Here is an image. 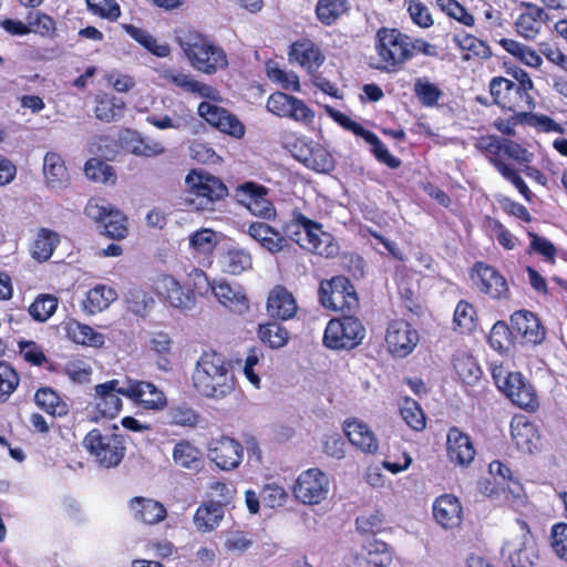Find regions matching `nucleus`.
Instances as JSON below:
<instances>
[{"mask_svg": "<svg viewBox=\"0 0 567 567\" xmlns=\"http://www.w3.org/2000/svg\"><path fill=\"white\" fill-rule=\"evenodd\" d=\"M513 329L504 321H497L493 324L489 334V346L499 353H505L509 350L512 344Z\"/></svg>", "mask_w": 567, "mask_h": 567, "instance_id": "nucleus-60", "label": "nucleus"}, {"mask_svg": "<svg viewBox=\"0 0 567 567\" xmlns=\"http://www.w3.org/2000/svg\"><path fill=\"white\" fill-rule=\"evenodd\" d=\"M60 243L58 233L41 228L32 245V257L38 261H47L53 255L54 249Z\"/></svg>", "mask_w": 567, "mask_h": 567, "instance_id": "nucleus-47", "label": "nucleus"}, {"mask_svg": "<svg viewBox=\"0 0 567 567\" xmlns=\"http://www.w3.org/2000/svg\"><path fill=\"white\" fill-rule=\"evenodd\" d=\"M162 78L171 83L176 85L177 87L184 90L185 92L196 94L203 99H206L210 102L221 103L223 97L217 89L197 81L193 75L175 70H165L162 73Z\"/></svg>", "mask_w": 567, "mask_h": 567, "instance_id": "nucleus-24", "label": "nucleus"}, {"mask_svg": "<svg viewBox=\"0 0 567 567\" xmlns=\"http://www.w3.org/2000/svg\"><path fill=\"white\" fill-rule=\"evenodd\" d=\"M349 10L348 0H318L316 17L324 25L334 24Z\"/></svg>", "mask_w": 567, "mask_h": 567, "instance_id": "nucleus-46", "label": "nucleus"}, {"mask_svg": "<svg viewBox=\"0 0 567 567\" xmlns=\"http://www.w3.org/2000/svg\"><path fill=\"white\" fill-rule=\"evenodd\" d=\"M410 38L395 29H381L377 33L375 49L380 70L398 71L411 59Z\"/></svg>", "mask_w": 567, "mask_h": 567, "instance_id": "nucleus-6", "label": "nucleus"}, {"mask_svg": "<svg viewBox=\"0 0 567 567\" xmlns=\"http://www.w3.org/2000/svg\"><path fill=\"white\" fill-rule=\"evenodd\" d=\"M128 507L134 519L147 525L158 524L167 517L166 507L153 498L135 496L130 501Z\"/></svg>", "mask_w": 567, "mask_h": 567, "instance_id": "nucleus-30", "label": "nucleus"}, {"mask_svg": "<svg viewBox=\"0 0 567 567\" xmlns=\"http://www.w3.org/2000/svg\"><path fill=\"white\" fill-rule=\"evenodd\" d=\"M208 456L223 471L237 468L244 458L241 443L227 435L213 439L208 445Z\"/></svg>", "mask_w": 567, "mask_h": 567, "instance_id": "nucleus-17", "label": "nucleus"}, {"mask_svg": "<svg viewBox=\"0 0 567 567\" xmlns=\"http://www.w3.org/2000/svg\"><path fill=\"white\" fill-rule=\"evenodd\" d=\"M513 332L519 337L522 343L538 346L546 338V328L539 318L529 310H518L511 316Z\"/></svg>", "mask_w": 567, "mask_h": 567, "instance_id": "nucleus-18", "label": "nucleus"}, {"mask_svg": "<svg viewBox=\"0 0 567 567\" xmlns=\"http://www.w3.org/2000/svg\"><path fill=\"white\" fill-rule=\"evenodd\" d=\"M343 431L349 442L367 454H375L379 450V442L370 427L355 419L347 420Z\"/></svg>", "mask_w": 567, "mask_h": 567, "instance_id": "nucleus-31", "label": "nucleus"}, {"mask_svg": "<svg viewBox=\"0 0 567 567\" xmlns=\"http://www.w3.org/2000/svg\"><path fill=\"white\" fill-rule=\"evenodd\" d=\"M413 92L419 102L425 106H433L443 96L440 86L427 78H417L413 84Z\"/></svg>", "mask_w": 567, "mask_h": 567, "instance_id": "nucleus-52", "label": "nucleus"}, {"mask_svg": "<svg viewBox=\"0 0 567 567\" xmlns=\"http://www.w3.org/2000/svg\"><path fill=\"white\" fill-rule=\"evenodd\" d=\"M248 234L258 241L262 248L271 254L279 252L286 246L285 236L266 223L254 221L248 226Z\"/></svg>", "mask_w": 567, "mask_h": 567, "instance_id": "nucleus-34", "label": "nucleus"}, {"mask_svg": "<svg viewBox=\"0 0 567 567\" xmlns=\"http://www.w3.org/2000/svg\"><path fill=\"white\" fill-rule=\"evenodd\" d=\"M454 369L464 384L474 385L482 378V369L472 355L455 359Z\"/></svg>", "mask_w": 567, "mask_h": 567, "instance_id": "nucleus-54", "label": "nucleus"}, {"mask_svg": "<svg viewBox=\"0 0 567 567\" xmlns=\"http://www.w3.org/2000/svg\"><path fill=\"white\" fill-rule=\"evenodd\" d=\"M18 351L23 360L34 367L44 368L49 371H58V369L50 362L42 346L32 340H19Z\"/></svg>", "mask_w": 567, "mask_h": 567, "instance_id": "nucleus-44", "label": "nucleus"}, {"mask_svg": "<svg viewBox=\"0 0 567 567\" xmlns=\"http://www.w3.org/2000/svg\"><path fill=\"white\" fill-rule=\"evenodd\" d=\"M298 302L293 293L284 285L274 286L267 297L266 310L271 319L287 321L296 317Z\"/></svg>", "mask_w": 567, "mask_h": 567, "instance_id": "nucleus-21", "label": "nucleus"}, {"mask_svg": "<svg viewBox=\"0 0 567 567\" xmlns=\"http://www.w3.org/2000/svg\"><path fill=\"white\" fill-rule=\"evenodd\" d=\"M319 301L326 309L352 313L359 308V297L353 284L346 276H333L319 285Z\"/></svg>", "mask_w": 567, "mask_h": 567, "instance_id": "nucleus-7", "label": "nucleus"}, {"mask_svg": "<svg viewBox=\"0 0 567 567\" xmlns=\"http://www.w3.org/2000/svg\"><path fill=\"white\" fill-rule=\"evenodd\" d=\"M400 413L405 423L414 431H423L426 426V416L419 402L404 398Z\"/></svg>", "mask_w": 567, "mask_h": 567, "instance_id": "nucleus-53", "label": "nucleus"}, {"mask_svg": "<svg viewBox=\"0 0 567 567\" xmlns=\"http://www.w3.org/2000/svg\"><path fill=\"white\" fill-rule=\"evenodd\" d=\"M297 158L306 167L318 173H329L334 168L332 155L320 144L307 145L306 150L300 148Z\"/></svg>", "mask_w": 567, "mask_h": 567, "instance_id": "nucleus-35", "label": "nucleus"}, {"mask_svg": "<svg viewBox=\"0 0 567 567\" xmlns=\"http://www.w3.org/2000/svg\"><path fill=\"white\" fill-rule=\"evenodd\" d=\"M186 205L195 212H214L228 196L224 181L203 168H192L186 177Z\"/></svg>", "mask_w": 567, "mask_h": 567, "instance_id": "nucleus-3", "label": "nucleus"}, {"mask_svg": "<svg viewBox=\"0 0 567 567\" xmlns=\"http://www.w3.org/2000/svg\"><path fill=\"white\" fill-rule=\"evenodd\" d=\"M364 559L368 567H389L393 560L390 546L380 539L372 538L364 545Z\"/></svg>", "mask_w": 567, "mask_h": 567, "instance_id": "nucleus-43", "label": "nucleus"}, {"mask_svg": "<svg viewBox=\"0 0 567 567\" xmlns=\"http://www.w3.org/2000/svg\"><path fill=\"white\" fill-rule=\"evenodd\" d=\"M522 7L525 8V11H523L515 20V30L517 34L525 40L534 41L548 20V16L536 4L523 2Z\"/></svg>", "mask_w": 567, "mask_h": 567, "instance_id": "nucleus-27", "label": "nucleus"}, {"mask_svg": "<svg viewBox=\"0 0 567 567\" xmlns=\"http://www.w3.org/2000/svg\"><path fill=\"white\" fill-rule=\"evenodd\" d=\"M470 277L476 289L493 300H504L511 296L506 278L488 264L476 261Z\"/></svg>", "mask_w": 567, "mask_h": 567, "instance_id": "nucleus-15", "label": "nucleus"}, {"mask_svg": "<svg viewBox=\"0 0 567 567\" xmlns=\"http://www.w3.org/2000/svg\"><path fill=\"white\" fill-rule=\"evenodd\" d=\"M499 44L505 51L528 66L539 68L543 63L540 55L535 50L513 39H502Z\"/></svg>", "mask_w": 567, "mask_h": 567, "instance_id": "nucleus-50", "label": "nucleus"}, {"mask_svg": "<svg viewBox=\"0 0 567 567\" xmlns=\"http://www.w3.org/2000/svg\"><path fill=\"white\" fill-rule=\"evenodd\" d=\"M197 112L212 127L221 133L236 138L245 135L244 124L228 109H197Z\"/></svg>", "mask_w": 567, "mask_h": 567, "instance_id": "nucleus-28", "label": "nucleus"}, {"mask_svg": "<svg viewBox=\"0 0 567 567\" xmlns=\"http://www.w3.org/2000/svg\"><path fill=\"white\" fill-rule=\"evenodd\" d=\"M269 189L255 182H245L235 188V198L255 216L266 220H274L277 210L268 199Z\"/></svg>", "mask_w": 567, "mask_h": 567, "instance_id": "nucleus-13", "label": "nucleus"}, {"mask_svg": "<svg viewBox=\"0 0 567 567\" xmlns=\"http://www.w3.org/2000/svg\"><path fill=\"white\" fill-rule=\"evenodd\" d=\"M257 334L260 341L270 349H281L290 340L288 329L275 319L259 323Z\"/></svg>", "mask_w": 567, "mask_h": 567, "instance_id": "nucleus-39", "label": "nucleus"}, {"mask_svg": "<svg viewBox=\"0 0 567 567\" xmlns=\"http://www.w3.org/2000/svg\"><path fill=\"white\" fill-rule=\"evenodd\" d=\"M190 247L198 254H212L217 245L216 233L209 228L196 230L189 238Z\"/></svg>", "mask_w": 567, "mask_h": 567, "instance_id": "nucleus-63", "label": "nucleus"}, {"mask_svg": "<svg viewBox=\"0 0 567 567\" xmlns=\"http://www.w3.org/2000/svg\"><path fill=\"white\" fill-rule=\"evenodd\" d=\"M60 372L74 383L85 384L91 381L92 368L83 360L74 359L68 361Z\"/></svg>", "mask_w": 567, "mask_h": 567, "instance_id": "nucleus-62", "label": "nucleus"}, {"mask_svg": "<svg viewBox=\"0 0 567 567\" xmlns=\"http://www.w3.org/2000/svg\"><path fill=\"white\" fill-rule=\"evenodd\" d=\"M550 546L556 556L567 563V523L559 522L550 528Z\"/></svg>", "mask_w": 567, "mask_h": 567, "instance_id": "nucleus-64", "label": "nucleus"}, {"mask_svg": "<svg viewBox=\"0 0 567 567\" xmlns=\"http://www.w3.org/2000/svg\"><path fill=\"white\" fill-rule=\"evenodd\" d=\"M511 436L515 446L528 454H533L540 443L537 426L527 416L517 414L511 421Z\"/></svg>", "mask_w": 567, "mask_h": 567, "instance_id": "nucleus-25", "label": "nucleus"}, {"mask_svg": "<svg viewBox=\"0 0 567 567\" xmlns=\"http://www.w3.org/2000/svg\"><path fill=\"white\" fill-rule=\"evenodd\" d=\"M192 379L195 389L206 398L220 399L234 389L230 363L224 354L215 350H207L200 354Z\"/></svg>", "mask_w": 567, "mask_h": 567, "instance_id": "nucleus-2", "label": "nucleus"}, {"mask_svg": "<svg viewBox=\"0 0 567 567\" xmlns=\"http://www.w3.org/2000/svg\"><path fill=\"white\" fill-rule=\"evenodd\" d=\"M126 386H120L117 379L95 385L94 419H114L122 410L120 395L126 396Z\"/></svg>", "mask_w": 567, "mask_h": 567, "instance_id": "nucleus-16", "label": "nucleus"}, {"mask_svg": "<svg viewBox=\"0 0 567 567\" xmlns=\"http://www.w3.org/2000/svg\"><path fill=\"white\" fill-rule=\"evenodd\" d=\"M329 493V478L318 467L302 471L292 485L295 498L305 505H318Z\"/></svg>", "mask_w": 567, "mask_h": 567, "instance_id": "nucleus-12", "label": "nucleus"}, {"mask_svg": "<svg viewBox=\"0 0 567 567\" xmlns=\"http://www.w3.org/2000/svg\"><path fill=\"white\" fill-rule=\"evenodd\" d=\"M174 34L176 43L194 70L213 75L228 68L226 51L209 35L188 27L176 29Z\"/></svg>", "mask_w": 567, "mask_h": 567, "instance_id": "nucleus-1", "label": "nucleus"}, {"mask_svg": "<svg viewBox=\"0 0 567 567\" xmlns=\"http://www.w3.org/2000/svg\"><path fill=\"white\" fill-rule=\"evenodd\" d=\"M65 330L68 338L78 344L102 348L105 343L103 333L97 332L91 326L81 323L78 320L69 321Z\"/></svg>", "mask_w": 567, "mask_h": 567, "instance_id": "nucleus-38", "label": "nucleus"}, {"mask_svg": "<svg viewBox=\"0 0 567 567\" xmlns=\"http://www.w3.org/2000/svg\"><path fill=\"white\" fill-rule=\"evenodd\" d=\"M251 265L250 254L240 248H230L224 256V269L230 275H240Z\"/></svg>", "mask_w": 567, "mask_h": 567, "instance_id": "nucleus-58", "label": "nucleus"}, {"mask_svg": "<svg viewBox=\"0 0 567 567\" xmlns=\"http://www.w3.org/2000/svg\"><path fill=\"white\" fill-rule=\"evenodd\" d=\"M384 340L392 357L406 358L416 348L420 336L408 320L398 318L389 321Z\"/></svg>", "mask_w": 567, "mask_h": 567, "instance_id": "nucleus-14", "label": "nucleus"}, {"mask_svg": "<svg viewBox=\"0 0 567 567\" xmlns=\"http://www.w3.org/2000/svg\"><path fill=\"white\" fill-rule=\"evenodd\" d=\"M20 383L18 372L4 361H0V403L8 401Z\"/></svg>", "mask_w": 567, "mask_h": 567, "instance_id": "nucleus-61", "label": "nucleus"}, {"mask_svg": "<svg viewBox=\"0 0 567 567\" xmlns=\"http://www.w3.org/2000/svg\"><path fill=\"white\" fill-rule=\"evenodd\" d=\"M43 174L47 185L52 189H63L70 184V175L64 159L54 152H48L43 161Z\"/></svg>", "mask_w": 567, "mask_h": 567, "instance_id": "nucleus-33", "label": "nucleus"}, {"mask_svg": "<svg viewBox=\"0 0 567 567\" xmlns=\"http://www.w3.org/2000/svg\"><path fill=\"white\" fill-rule=\"evenodd\" d=\"M320 234H323L322 225L308 218L298 208L292 209L291 218L282 225V235L286 239L288 238L302 249L322 256L324 250L320 248Z\"/></svg>", "mask_w": 567, "mask_h": 567, "instance_id": "nucleus-8", "label": "nucleus"}, {"mask_svg": "<svg viewBox=\"0 0 567 567\" xmlns=\"http://www.w3.org/2000/svg\"><path fill=\"white\" fill-rule=\"evenodd\" d=\"M493 378L498 389L513 404L527 412H536L539 409V398L535 388L520 372H508L503 379L494 372Z\"/></svg>", "mask_w": 567, "mask_h": 567, "instance_id": "nucleus-10", "label": "nucleus"}, {"mask_svg": "<svg viewBox=\"0 0 567 567\" xmlns=\"http://www.w3.org/2000/svg\"><path fill=\"white\" fill-rule=\"evenodd\" d=\"M165 423L171 426L196 427L200 414L187 403L172 404L165 413Z\"/></svg>", "mask_w": 567, "mask_h": 567, "instance_id": "nucleus-42", "label": "nucleus"}, {"mask_svg": "<svg viewBox=\"0 0 567 567\" xmlns=\"http://www.w3.org/2000/svg\"><path fill=\"white\" fill-rule=\"evenodd\" d=\"M213 293L217 300L234 313L241 315L249 309V300L245 293L235 290L225 281L213 287Z\"/></svg>", "mask_w": 567, "mask_h": 567, "instance_id": "nucleus-37", "label": "nucleus"}, {"mask_svg": "<svg viewBox=\"0 0 567 567\" xmlns=\"http://www.w3.org/2000/svg\"><path fill=\"white\" fill-rule=\"evenodd\" d=\"M111 145L117 147L112 155L105 154L111 159L115 158L118 151L143 157H153L165 152V148L159 143L144 138L138 132L130 128L121 130L116 140L110 137L101 138L100 147L109 148Z\"/></svg>", "mask_w": 567, "mask_h": 567, "instance_id": "nucleus-11", "label": "nucleus"}, {"mask_svg": "<svg viewBox=\"0 0 567 567\" xmlns=\"http://www.w3.org/2000/svg\"><path fill=\"white\" fill-rule=\"evenodd\" d=\"M59 306V298L51 293H40L29 306L28 312L34 321L45 322L49 320Z\"/></svg>", "mask_w": 567, "mask_h": 567, "instance_id": "nucleus-48", "label": "nucleus"}, {"mask_svg": "<svg viewBox=\"0 0 567 567\" xmlns=\"http://www.w3.org/2000/svg\"><path fill=\"white\" fill-rule=\"evenodd\" d=\"M35 404L52 416H65L69 413L68 403L50 386H42L34 394Z\"/></svg>", "mask_w": 567, "mask_h": 567, "instance_id": "nucleus-40", "label": "nucleus"}, {"mask_svg": "<svg viewBox=\"0 0 567 567\" xmlns=\"http://www.w3.org/2000/svg\"><path fill=\"white\" fill-rule=\"evenodd\" d=\"M362 138L371 146V153L379 163L386 165L391 169H395L401 166V159L392 155L373 132L368 131Z\"/></svg>", "mask_w": 567, "mask_h": 567, "instance_id": "nucleus-55", "label": "nucleus"}, {"mask_svg": "<svg viewBox=\"0 0 567 567\" xmlns=\"http://www.w3.org/2000/svg\"><path fill=\"white\" fill-rule=\"evenodd\" d=\"M475 147L485 155L501 174L504 172V166H509L505 163V157H516L515 152L519 148V145L512 141L488 135L480 137L475 143Z\"/></svg>", "mask_w": 567, "mask_h": 567, "instance_id": "nucleus-23", "label": "nucleus"}, {"mask_svg": "<svg viewBox=\"0 0 567 567\" xmlns=\"http://www.w3.org/2000/svg\"><path fill=\"white\" fill-rule=\"evenodd\" d=\"M477 322L475 307L466 300H460L453 315V330L461 334H470L476 329Z\"/></svg>", "mask_w": 567, "mask_h": 567, "instance_id": "nucleus-41", "label": "nucleus"}, {"mask_svg": "<svg viewBox=\"0 0 567 567\" xmlns=\"http://www.w3.org/2000/svg\"><path fill=\"white\" fill-rule=\"evenodd\" d=\"M224 517V509L219 503L202 504L194 515V524L200 532L213 530Z\"/></svg>", "mask_w": 567, "mask_h": 567, "instance_id": "nucleus-45", "label": "nucleus"}, {"mask_svg": "<svg viewBox=\"0 0 567 567\" xmlns=\"http://www.w3.org/2000/svg\"><path fill=\"white\" fill-rule=\"evenodd\" d=\"M365 337V327L352 313H343L328 321L322 343L330 350H352L359 347Z\"/></svg>", "mask_w": 567, "mask_h": 567, "instance_id": "nucleus-5", "label": "nucleus"}, {"mask_svg": "<svg viewBox=\"0 0 567 567\" xmlns=\"http://www.w3.org/2000/svg\"><path fill=\"white\" fill-rule=\"evenodd\" d=\"M435 522L444 529L458 527L463 520V507L460 499L452 494H442L432 506Z\"/></svg>", "mask_w": 567, "mask_h": 567, "instance_id": "nucleus-26", "label": "nucleus"}, {"mask_svg": "<svg viewBox=\"0 0 567 567\" xmlns=\"http://www.w3.org/2000/svg\"><path fill=\"white\" fill-rule=\"evenodd\" d=\"M123 29L140 44L151 51L153 54L165 58L171 53V48L166 43H157L156 39L147 31L132 24H123Z\"/></svg>", "mask_w": 567, "mask_h": 567, "instance_id": "nucleus-51", "label": "nucleus"}, {"mask_svg": "<svg viewBox=\"0 0 567 567\" xmlns=\"http://www.w3.org/2000/svg\"><path fill=\"white\" fill-rule=\"evenodd\" d=\"M116 299L117 292L113 287L97 284L85 293L81 303L82 310L86 315L94 316L106 310Z\"/></svg>", "mask_w": 567, "mask_h": 567, "instance_id": "nucleus-32", "label": "nucleus"}, {"mask_svg": "<svg viewBox=\"0 0 567 567\" xmlns=\"http://www.w3.org/2000/svg\"><path fill=\"white\" fill-rule=\"evenodd\" d=\"M152 291L163 301L177 309H189L192 303V293L172 275L161 274L152 280Z\"/></svg>", "mask_w": 567, "mask_h": 567, "instance_id": "nucleus-19", "label": "nucleus"}, {"mask_svg": "<svg viewBox=\"0 0 567 567\" xmlns=\"http://www.w3.org/2000/svg\"><path fill=\"white\" fill-rule=\"evenodd\" d=\"M125 394L144 410L161 411L167 405L165 393L148 381L128 380Z\"/></svg>", "mask_w": 567, "mask_h": 567, "instance_id": "nucleus-20", "label": "nucleus"}, {"mask_svg": "<svg viewBox=\"0 0 567 567\" xmlns=\"http://www.w3.org/2000/svg\"><path fill=\"white\" fill-rule=\"evenodd\" d=\"M25 21L28 22L29 33L33 32L41 37L53 39L56 35L55 21L48 14L40 11L29 12Z\"/></svg>", "mask_w": 567, "mask_h": 567, "instance_id": "nucleus-56", "label": "nucleus"}, {"mask_svg": "<svg viewBox=\"0 0 567 567\" xmlns=\"http://www.w3.org/2000/svg\"><path fill=\"white\" fill-rule=\"evenodd\" d=\"M446 454L451 463L467 466L473 462L476 450L467 433L451 426L446 435Z\"/></svg>", "mask_w": 567, "mask_h": 567, "instance_id": "nucleus-22", "label": "nucleus"}, {"mask_svg": "<svg viewBox=\"0 0 567 567\" xmlns=\"http://www.w3.org/2000/svg\"><path fill=\"white\" fill-rule=\"evenodd\" d=\"M288 55L291 62L298 63L309 73L316 72L324 62L320 48L307 39L295 42Z\"/></svg>", "mask_w": 567, "mask_h": 567, "instance_id": "nucleus-29", "label": "nucleus"}, {"mask_svg": "<svg viewBox=\"0 0 567 567\" xmlns=\"http://www.w3.org/2000/svg\"><path fill=\"white\" fill-rule=\"evenodd\" d=\"M172 456L175 465L186 470L199 471L204 465L202 451L188 440L177 442Z\"/></svg>", "mask_w": 567, "mask_h": 567, "instance_id": "nucleus-36", "label": "nucleus"}, {"mask_svg": "<svg viewBox=\"0 0 567 567\" xmlns=\"http://www.w3.org/2000/svg\"><path fill=\"white\" fill-rule=\"evenodd\" d=\"M85 176L95 183L114 185L117 177L114 168L101 158H89L84 165Z\"/></svg>", "mask_w": 567, "mask_h": 567, "instance_id": "nucleus-49", "label": "nucleus"}, {"mask_svg": "<svg viewBox=\"0 0 567 567\" xmlns=\"http://www.w3.org/2000/svg\"><path fill=\"white\" fill-rule=\"evenodd\" d=\"M186 291L192 293V303L194 305L197 296H206L213 291L214 285L208 280L207 275L199 268H193L187 275Z\"/></svg>", "mask_w": 567, "mask_h": 567, "instance_id": "nucleus-59", "label": "nucleus"}, {"mask_svg": "<svg viewBox=\"0 0 567 567\" xmlns=\"http://www.w3.org/2000/svg\"><path fill=\"white\" fill-rule=\"evenodd\" d=\"M84 213L99 224L101 233L107 238L121 240L127 236V217L104 198H91L85 205Z\"/></svg>", "mask_w": 567, "mask_h": 567, "instance_id": "nucleus-9", "label": "nucleus"}, {"mask_svg": "<svg viewBox=\"0 0 567 567\" xmlns=\"http://www.w3.org/2000/svg\"><path fill=\"white\" fill-rule=\"evenodd\" d=\"M83 446L103 468L116 467L126 452L125 437L117 425H113L106 433L100 429L89 431L83 439Z\"/></svg>", "mask_w": 567, "mask_h": 567, "instance_id": "nucleus-4", "label": "nucleus"}, {"mask_svg": "<svg viewBox=\"0 0 567 567\" xmlns=\"http://www.w3.org/2000/svg\"><path fill=\"white\" fill-rule=\"evenodd\" d=\"M267 76L281 85L285 90L299 91L300 83L298 75L292 71H285L279 66L276 61H268L266 63Z\"/></svg>", "mask_w": 567, "mask_h": 567, "instance_id": "nucleus-57", "label": "nucleus"}]
</instances>
